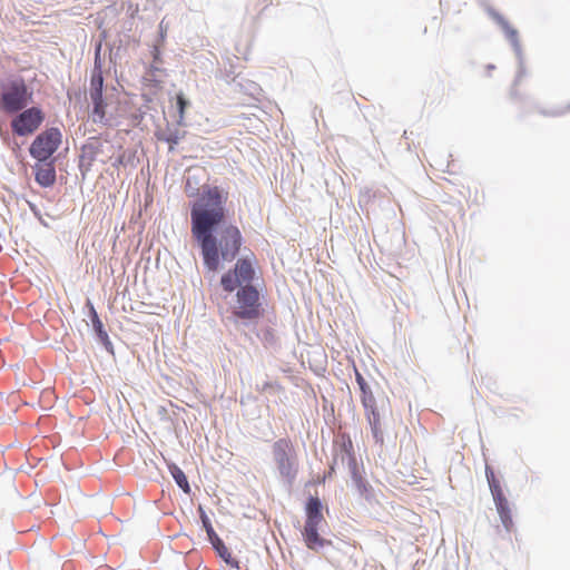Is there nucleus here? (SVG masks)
Instances as JSON below:
<instances>
[{
  "instance_id": "nucleus-1",
  "label": "nucleus",
  "mask_w": 570,
  "mask_h": 570,
  "mask_svg": "<svg viewBox=\"0 0 570 570\" xmlns=\"http://www.w3.org/2000/svg\"><path fill=\"white\" fill-rule=\"evenodd\" d=\"M227 193L218 187L205 190L190 212L191 233L200 245L204 265L216 272L220 262H233L243 245L239 228L225 222Z\"/></svg>"
},
{
  "instance_id": "nucleus-2",
  "label": "nucleus",
  "mask_w": 570,
  "mask_h": 570,
  "mask_svg": "<svg viewBox=\"0 0 570 570\" xmlns=\"http://www.w3.org/2000/svg\"><path fill=\"white\" fill-rule=\"evenodd\" d=\"M32 91L23 78L8 79L0 83V112L16 115L32 101Z\"/></svg>"
},
{
  "instance_id": "nucleus-3",
  "label": "nucleus",
  "mask_w": 570,
  "mask_h": 570,
  "mask_svg": "<svg viewBox=\"0 0 570 570\" xmlns=\"http://www.w3.org/2000/svg\"><path fill=\"white\" fill-rule=\"evenodd\" d=\"M236 289L232 315L242 321L259 320L264 315V308L258 289L253 285H244Z\"/></svg>"
},
{
  "instance_id": "nucleus-4",
  "label": "nucleus",
  "mask_w": 570,
  "mask_h": 570,
  "mask_svg": "<svg viewBox=\"0 0 570 570\" xmlns=\"http://www.w3.org/2000/svg\"><path fill=\"white\" fill-rule=\"evenodd\" d=\"M306 521L302 532L303 539L307 548L318 550L326 544V540L322 538L318 530L326 523L322 513V503L317 497H311L306 504Z\"/></svg>"
},
{
  "instance_id": "nucleus-5",
  "label": "nucleus",
  "mask_w": 570,
  "mask_h": 570,
  "mask_svg": "<svg viewBox=\"0 0 570 570\" xmlns=\"http://www.w3.org/2000/svg\"><path fill=\"white\" fill-rule=\"evenodd\" d=\"M255 264L256 257L252 253L245 257L239 258L234 268L228 269L220 278V285L227 293L234 292L244 285H252L255 278Z\"/></svg>"
},
{
  "instance_id": "nucleus-6",
  "label": "nucleus",
  "mask_w": 570,
  "mask_h": 570,
  "mask_svg": "<svg viewBox=\"0 0 570 570\" xmlns=\"http://www.w3.org/2000/svg\"><path fill=\"white\" fill-rule=\"evenodd\" d=\"M273 456L283 479L292 483L297 474L298 464L294 445L288 439H279L273 444Z\"/></svg>"
},
{
  "instance_id": "nucleus-7",
  "label": "nucleus",
  "mask_w": 570,
  "mask_h": 570,
  "mask_svg": "<svg viewBox=\"0 0 570 570\" xmlns=\"http://www.w3.org/2000/svg\"><path fill=\"white\" fill-rule=\"evenodd\" d=\"M61 131L58 128H49L39 134L31 142L30 155L39 160H49L61 144Z\"/></svg>"
},
{
  "instance_id": "nucleus-8",
  "label": "nucleus",
  "mask_w": 570,
  "mask_h": 570,
  "mask_svg": "<svg viewBox=\"0 0 570 570\" xmlns=\"http://www.w3.org/2000/svg\"><path fill=\"white\" fill-rule=\"evenodd\" d=\"M45 120L39 107L24 108L11 119L10 127L14 135L26 137L35 134Z\"/></svg>"
},
{
  "instance_id": "nucleus-9",
  "label": "nucleus",
  "mask_w": 570,
  "mask_h": 570,
  "mask_svg": "<svg viewBox=\"0 0 570 570\" xmlns=\"http://www.w3.org/2000/svg\"><path fill=\"white\" fill-rule=\"evenodd\" d=\"M365 416L371 425L373 438L376 442L383 443L382 417L385 414L384 406L379 407L375 397L372 399L371 405H363Z\"/></svg>"
},
{
  "instance_id": "nucleus-10",
  "label": "nucleus",
  "mask_w": 570,
  "mask_h": 570,
  "mask_svg": "<svg viewBox=\"0 0 570 570\" xmlns=\"http://www.w3.org/2000/svg\"><path fill=\"white\" fill-rule=\"evenodd\" d=\"M36 181L42 187H50L56 181L53 161H39L33 167Z\"/></svg>"
},
{
  "instance_id": "nucleus-11",
  "label": "nucleus",
  "mask_w": 570,
  "mask_h": 570,
  "mask_svg": "<svg viewBox=\"0 0 570 570\" xmlns=\"http://www.w3.org/2000/svg\"><path fill=\"white\" fill-rule=\"evenodd\" d=\"M208 534L212 538V534L215 535V540H213V546L217 551L218 556L226 562L227 566L232 568H238V562L232 557L228 548L224 544V542L214 533L213 528L208 527Z\"/></svg>"
},
{
  "instance_id": "nucleus-12",
  "label": "nucleus",
  "mask_w": 570,
  "mask_h": 570,
  "mask_svg": "<svg viewBox=\"0 0 570 570\" xmlns=\"http://www.w3.org/2000/svg\"><path fill=\"white\" fill-rule=\"evenodd\" d=\"M350 471L352 480L361 495L367 497L370 494V485L363 479L362 473L357 466V463L353 456L350 458Z\"/></svg>"
},
{
  "instance_id": "nucleus-13",
  "label": "nucleus",
  "mask_w": 570,
  "mask_h": 570,
  "mask_svg": "<svg viewBox=\"0 0 570 570\" xmlns=\"http://www.w3.org/2000/svg\"><path fill=\"white\" fill-rule=\"evenodd\" d=\"M494 503L504 529L508 532H511L514 529V523L512 520V511L508 499Z\"/></svg>"
},
{
  "instance_id": "nucleus-14",
  "label": "nucleus",
  "mask_w": 570,
  "mask_h": 570,
  "mask_svg": "<svg viewBox=\"0 0 570 570\" xmlns=\"http://www.w3.org/2000/svg\"><path fill=\"white\" fill-rule=\"evenodd\" d=\"M90 99L92 101V117L95 122H101L106 116L107 102L102 97V92H90Z\"/></svg>"
},
{
  "instance_id": "nucleus-15",
  "label": "nucleus",
  "mask_w": 570,
  "mask_h": 570,
  "mask_svg": "<svg viewBox=\"0 0 570 570\" xmlns=\"http://www.w3.org/2000/svg\"><path fill=\"white\" fill-rule=\"evenodd\" d=\"M525 76H527L525 69L521 68L518 71L511 88L509 89V94H508L509 98L514 104H518L523 99V92L521 90V87L523 85Z\"/></svg>"
},
{
  "instance_id": "nucleus-16",
  "label": "nucleus",
  "mask_w": 570,
  "mask_h": 570,
  "mask_svg": "<svg viewBox=\"0 0 570 570\" xmlns=\"http://www.w3.org/2000/svg\"><path fill=\"white\" fill-rule=\"evenodd\" d=\"M485 475H487V480L489 482V487H490L494 502L505 500L507 498L503 493L500 482H499V480L495 479L494 472L489 466H487V469H485Z\"/></svg>"
},
{
  "instance_id": "nucleus-17",
  "label": "nucleus",
  "mask_w": 570,
  "mask_h": 570,
  "mask_svg": "<svg viewBox=\"0 0 570 570\" xmlns=\"http://www.w3.org/2000/svg\"><path fill=\"white\" fill-rule=\"evenodd\" d=\"M355 377H356V382L360 386V390L362 392V395H361L362 405H371V402H372V399L374 397V395H373L370 386L367 385V383L365 382V379L358 371H356Z\"/></svg>"
},
{
  "instance_id": "nucleus-18",
  "label": "nucleus",
  "mask_w": 570,
  "mask_h": 570,
  "mask_svg": "<svg viewBox=\"0 0 570 570\" xmlns=\"http://www.w3.org/2000/svg\"><path fill=\"white\" fill-rule=\"evenodd\" d=\"M169 471L174 480L176 481L177 485L185 492H190V487L187 480V476L185 475L184 471L178 468L177 465L173 464L169 466Z\"/></svg>"
},
{
  "instance_id": "nucleus-19",
  "label": "nucleus",
  "mask_w": 570,
  "mask_h": 570,
  "mask_svg": "<svg viewBox=\"0 0 570 570\" xmlns=\"http://www.w3.org/2000/svg\"><path fill=\"white\" fill-rule=\"evenodd\" d=\"M102 87H104L102 71H101L100 67H95L92 75H91V80H90V92H92V91L102 92Z\"/></svg>"
},
{
  "instance_id": "nucleus-20",
  "label": "nucleus",
  "mask_w": 570,
  "mask_h": 570,
  "mask_svg": "<svg viewBox=\"0 0 570 570\" xmlns=\"http://www.w3.org/2000/svg\"><path fill=\"white\" fill-rule=\"evenodd\" d=\"M176 101H177V107H178V120H177V122L179 125H183L184 124V119H185V111H186V108H187L189 102L185 98L184 94H181V92L177 94Z\"/></svg>"
},
{
  "instance_id": "nucleus-21",
  "label": "nucleus",
  "mask_w": 570,
  "mask_h": 570,
  "mask_svg": "<svg viewBox=\"0 0 570 570\" xmlns=\"http://www.w3.org/2000/svg\"><path fill=\"white\" fill-rule=\"evenodd\" d=\"M90 314H91V322H92V325H94L96 332L100 336L104 335L105 337H107V333L104 331V325H102L101 321L99 320V316L92 305H90Z\"/></svg>"
}]
</instances>
